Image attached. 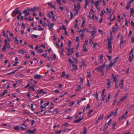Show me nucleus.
I'll return each mask as SVG.
<instances>
[{"label":"nucleus","instance_id":"5fc2aeb1","mask_svg":"<svg viewBox=\"0 0 134 134\" xmlns=\"http://www.w3.org/2000/svg\"><path fill=\"white\" fill-rule=\"evenodd\" d=\"M79 78L80 79V82L81 83H82L83 82V79L81 77H80Z\"/></svg>","mask_w":134,"mask_h":134},{"label":"nucleus","instance_id":"6e6552de","mask_svg":"<svg viewBox=\"0 0 134 134\" xmlns=\"http://www.w3.org/2000/svg\"><path fill=\"white\" fill-rule=\"evenodd\" d=\"M86 44H83L82 46L83 48L82 49V50L83 51H86V52H87L88 49H87L86 48V46L87 45Z\"/></svg>","mask_w":134,"mask_h":134},{"label":"nucleus","instance_id":"13d9d810","mask_svg":"<svg viewBox=\"0 0 134 134\" xmlns=\"http://www.w3.org/2000/svg\"><path fill=\"white\" fill-rule=\"evenodd\" d=\"M40 107L41 109H42L44 108V109L45 110L46 109L45 106H43V105H42L40 106Z\"/></svg>","mask_w":134,"mask_h":134},{"label":"nucleus","instance_id":"49530a36","mask_svg":"<svg viewBox=\"0 0 134 134\" xmlns=\"http://www.w3.org/2000/svg\"><path fill=\"white\" fill-rule=\"evenodd\" d=\"M70 130L66 128L63 130V132H66Z\"/></svg>","mask_w":134,"mask_h":134},{"label":"nucleus","instance_id":"b1692460","mask_svg":"<svg viewBox=\"0 0 134 134\" xmlns=\"http://www.w3.org/2000/svg\"><path fill=\"white\" fill-rule=\"evenodd\" d=\"M124 38H123V36H122L120 39V44L121 45V44H122Z\"/></svg>","mask_w":134,"mask_h":134},{"label":"nucleus","instance_id":"3c124183","mask_svg":"<svg viewBox=\"0 0 134 134\" xmlns=\"http://www.w3.org/2000/svg\"><path fill=\"white\" fill-rule=\"evenodd\" d=\"M108 44H111V39H108Z\"/></svg>","mask_w":134,"mask_h":134},{"label":"nucleus","instance_id":"f3484780","mask_svg":"<svg viewBox=\"0 0 134 134\" xmlns=\"http://www.w3.org/2000/svg\"><path fill=\"white\" fill-rule=\"evenodd\" d=\"M85 31H86L87 32H88L89 31L87 28H85V29H83V30H82V31L80 30V31H79V32H81L82 31V32H83L85 33Z\"/></svg>","mask_w":134,"mask_h":134},{"label":"nucleus","instance_id":"c756f323","mask_svg":"<svg viewBox=\"0 0 134 134\" xmlns=\"http://www.w3.org/2000/svg\"><path fill=\"white\" fill-rule=\"evenodd\" d=\"M43 52V51L42 49H40L39 50H38L37 51V53H39L40 54L42 53Z\"/></svg>","mask_w":134,"mask_h":134},{"label":"nucleus","instance_id":"4c0bfd02","mask_svg":"<svg viewBox=\"0 0 134 134\" xmlns=\"http://www.w3.org/2000/svg\"><path fill=\"white\" fill-rule=\"evenodd\" d=\"M24 127H20V128L23 130H24L26 129V125H24V126H23Z\"/></svg>","mask_w":134,"mask_h":134},{"label":"nucleus","instance_id":"dca6fc26","mask_svg":"<svg viewBox=\"0 0 134 134\" xmlns=\"http://www.w3.org/2000/svg\"><path fill=\"white\" fill-rule=\"evenodd\" d=\"M18 52L23 54L24 53H26V51L22 49L19 51Z\"/></svg>","mask_w":134,"mask_h":134},{"label":"nucleus","instance_id":"9d476101","mask_svg":"<svg viewBox=\"0 0 134 134\" xmlns=\"http://www.w3.org/2000/svg\"><path fill=\"white\" fill-rule=\"evenodd\" d=\"M12 15L13 17L15 16L17 14V8H16L15 10L13 11L12 13Z\"/></svg>","mask_w":134,"mask_h":134},{"label":"nucleus","instance_id":"1a4fd4ad","mask_svg":"<svg viewBox=\"0 0 134 134\" xmlns=\"http://www.w3.org/2000/svg\"><path fill=\"white\" fill-rule=\"evenodd\" d=\"M83 130L81 134H87V129L85 127H84L83 128Z\"/></svg>","mask_w":134,"mask_h":134},{"label":"nucleus","instance_id":"72a5a7b5","mask_svg":"<svg viewBox=\"0 0 134 134\" xmlns=\"http://www.w3.org/2000/svg\"><path fill=\"white\" fill-rule=\"evenodd\" d=\"M120 92V90L119 89L118 90V91H117V92L116 93V95L114 97L115 98H116L117 97V96L119 94V93Z\"/></svg>","mask_w":134,"mask_h":134},{"label":"nucleus","instance_id":"bf43d9fd","mask_svg":"<svg viewBox=\"0 0 134 134\" xmlns=\"http://www.w3.org/2000/svg\"><path fill=\"white\" fill-rule=\"evenodd\" d=\"M116 124V121L113 122V126L114 127H115Z\"/></svg>","mask_w":134,"mask_h":134},{"label":"nucleus","instance_id":"cd10ccee","mask_svg":"<svg viewBox=\"0 0 134 134\" xmlns=\"http://www.w3.org/2000/svg\"><path fill=\"white\" fill-rule=\"evenodd\" d=\"M51 111H50V110H46L44 112V114L45 115H48V114H47V113H51Z\"/></svg>","mask_w":134,"mask_h":134},{"label":"nucleus","instance_id":"2eb2a0df","mask_svg":"<svg viewBox=\"0 0 134 134\" xmlns=\"http://www.w3.org/2000/svg\"><path fill=\"white\" fill-rule=\"evenodd\" d=\"M104 116V114H103L102 115H100L99 117L98 118V119L97 122H98L100 121V120L102 119L103 118V116Z\"/></svg>","mask_w":134,"mask_h":134},{"label":"nucleus","instance_id":"052dcab7","mask_svg":"<svg viewBox=\"0 0 134 134\" xmlns=\"http://www.w3.org/2000/svg\"><path fill=\"white\" fill-rule=\"evenodd\" d=\"M52 19L54 21H56V19L55 18L54 15H52Z\"/></svg>","mask_w":134,"mask_h":134},{"label":"nucleus","instance_id":"4d7b16f0","mask_svg":"<svg viewBox=\"0 0 134 134\" xmlns=\"http://www.w3.org/2000/svg\"><path fill=\"white\" fill-rule=\"evenodd\" d=\"M108 46L109 49H112V46L111 45V44H108Z\"/></svg>","mask_w":134,"mask_h":134},{"label":"nucleus","instance_id":"69168bd1","mask_svg":"<svg viewBox=\"0 0 134 134\" xmlns=\"http://www.w3.org/2000/svg\"><path fill=\"white\" fill-rule=\"evenodd\" d=\"M32 36L33 37H34L35 38H37V37L38 36V35H34V34L32 35Z\"/></svg>","mask_w":134,"mask_h":134},{"label":"nucleus","instance_id":"9b49d317","mask_svg":"<svg viewBox=\"0 0 134 134\" xmlns=\"http://www.w3.org/2000/svg\"><path fill=\"white\" fill-rule=\"evenodd\" d=\"M19 8H17V14H19L18 16H17V19H19L20 17L21 16V12L18 10V9Z\"/></svg>","mask_w":134,"mask_h":134},{"label":"nucleus","instance_id":"f257e3e1","mask_svg":"<svg viewBox=\"0 0 134 134\" xmlns=\"http://www.w3.org/2000/svg\"><path fill=\"white\" fill-rule=\"evenodd\" d=\"M105 66V63L104 62L102 65L99 66L95 69V70H97L98 72H103Z\"/></svg>","mask_w":134,"mask_h":134},{"label":"nucleus","instance_id":"a19ab883","mask_svg":"<svg viewBox=\"0 0 134 134\" xmlns=\"http://www.w3.org/2000/svg\"><path fill=\"white\" fill-rule=\"evenodd\" d=\"M47 53H46L44 54H42L41 55L44 57H46L47 56Z\"/></svg>","mask_w":134,"mask_h":134},{"label":"nucleus","instance_id":"39448f33","mask_svg":"<svg viewBox=\"0 0 134 134\" xmlns=\"http://www.w3.org/2000/svg\"><path fill=\"white\" fill-rule=\"evenodd\" d=\"M85 2L84 5V8L86 9L87 8V6L88 5V4L90 3L91 1L90 0H85Z\"/></svg>","mask_w":134,"mask_h":134},{"label":"nucleus","instance_id":"09e8293b","mask_svg":"<svg viewBox=\"0 0 134 134\" xmlns=\"http://www.w3.org/2000/svg\"><path fill=\"white\" fill-rule=\"evenodd\" d=\"M102 96V100L103 101H104V100L106 96L105 95Z\"/></svg>","mask_w":134,"mask_h":134},{"label":"nucleus","instance_id":"4468645a","mask_svg":"<svg viewBox=\"0 0 134 134\" xmlns=\"http://www.w3.org/2000/svg\"><path fill=\"white\" fill-rule=\"evenodd\" d=\"M124 85L123 80L121 79L120 82L119 83V85L121 89H123L122 86Z\"/></svg>","mask_w":134,"mask_h":134},{"label":"nucleus","instance_id":"e433bc0d","mask_svg":"<svg viewBox=\"0 0 134 134\" xmlns=\"http://www.w3.org/2000/svg\"><path fill=\"white\" fill-rule=\"evenodd\" d=\"M112 116V114L111 113L110 114L108 115L107 117H106L105 118V119H108L109 118H110V117Z\"/></svg>","mask_w":134,"mask_h":134},{"label":"nucleus","instance_id":"680f3d73","mask_svg":"<svg viewBox=\"0 0 134 134\" xmlns=\"http://www.w3.org/2000/svg\"><path fill=\"white\" fill-rule=\"evenodd\" d=\"M74 8L73 9V10L74 11H76V4H74Z\"/></svg>","mask_w":134,"mask_h":134},{"label":"nucleus","instance_id":"f03ea898","mask_svg":"<svg viewBox=\"0 0 134 134\" xmlns=\"http://www.w3.org/2000/svg\"><path fill=\"white\" fill-rule=\"evenodd\" d=\"M71 51L70 49V47L69 46L68 48V53L67 54L69 56L73 53V48H71Z\"/></svg>","mask_w":134,"mask_h":134},{"label":"nucleus","instance_id":"774afa93","mask_svg":"<svg viewBox=\"0 0 134 134\" xmlns=\"http://www.w3.org/2000/svg\"><path fill=\"white\" fill-rule=\"evenodd\" d=\"M131 25L133 26V27L134 29V23L132 21H131Z\"/></svg>","mask_w":134,"mask_h":134},{"label":"nucleus","instance_id":"bb28decb","mask_svg":"<svg viewBox=\"0 0 134 134\" xmlns=\"http://www.w3.org/2000/svg\"><path fill=\"white\" fill-rule=\"evenodd\" d=\"M72 66L73 67L74 69L77 70L78 69L77 66L75 65L74 64L72 65Z\"/></svg>","mask_w":134,"mask_h":134},{"label":"nucleus","instance_id":"20e7f679","mask_svg":"<svg viewBox=\"0 0 134 134\" xmlns=\"http://www.w3.org/2000/svg\"><path fill=\"white\" fill-rule=\"evenodd\" d=\"M2 32L3 33V36L5 38H7L8 36V33L9 32V30H7L6 31V32L5 33V31L3 30V31Z\"/></svg>","mask_w":134,"mask_h":134},{"label":"nucleus","instance_id":"c85d7f7f","mask_svg":"<svg viewBox=\"0 0 134 134\" xmlns=\"http://www.w3.org/2000/svg\"><path fill=\"white\" fill-rule=\"evenodd\" d=\"M34 19V18H33L32 19H31L30 18H26V17H25V18L24 19L25 20H27L29 21H31L32 20H33Z\"/></svg>","mask_w":134,"mask_h":134},{"label":"nucleus","instance_id":"8fccbe9b","mask_svg":"<svg viewBox=\"0 0 134 134\" xmlns=\"http://www.w3.org/2000/svg\"><path fill=\"white\" fill-rule=\"evenodd\" d=\"M57 2V3L59 5H61V1L60 0H56Z\"/></svg>","mask_w":134,"mask_h":134},{"label":"nucleus","instance_id":"473e14b6","mask_svg":"<svg viewBox=\"0 0 134 134\" xmlns=\"http://www.w3.org/2000/svg\"><path fill=\"white\" fill-rule=\"evenodd\" d=\"M81 63L82 64V65L85 66H86L85 62L83 60H82Z\"/></svg>","mask_w":134,"mask_h":134},{"label":"nucleus","instance_id":"a18cd8bd","mask_svg":"<svg viewBox=\"0 0 134 134\" xmlns=\"http://www.w3.org/2000/svg\"><path fill=\"white\" fill-rule=\"evenodd\" d=\"M88 74L87 75V77L88 78H89L91 76V73L90 72H87Z\"/></svg>","mask_w":134,"mask_h":134},{"label":"nucleus","instance_id":"79ce46f5","mask_svg":"<svg viewBox=\"0 0 134 134\" xmlns=\"http://www.w3.org/2000/svg\"><path fill=\"white\" fill-rule=\"evenodd\" d=\"M111 114H112V115H113L114 116H115L117 114V113H116L115 111V112H111Z\"/></svg>","mask_w":134,"mask_h":134},{"label":"nucleus","instance_id":"412c9836","mask_svg":"<svg viewBox=\"0 0 134 134\" xmlns=\"http://www.w3.org/2000/svg\"><path fill=\"white\" fill-rule=\"evenodd\" d=\"M115 64L113 63V62H112L111 61L108 65L110 67H111Z\"/></svg>","mask_w":134,"mask_h":134},{"label":"nucleus","instance_id":"58836bf2","mask_svg":"<svg viewBox=\"0 0 134 134\" xmlns=\"http://www.w3.org/2000/svg\"><path fill=\"white\" fill-rule=\"evenodd\" d=\"M17 76L19 77H23L24 76V75L23 74H20L19 73H17Z\"/></svg>","mask_w":134,"mask_h":134},{"label":"nucleus","instance_id":"423d86ee","mask_svg":"<svg viewBox=\"0 0 134 134\" xmlns=\"http://www.w3.org/2000/svg\"><path fill=\"white\" fill-rule=\"evenodd\" d=\"M34 78L35 79H39L41 78L42 77V76L40 74L38 75H35L34 76Z\"/></svg>","mask_w":134,"mask_h":134},{"label":"nucleus","instance_id":"4be33fe9","mask_svg":"<svg viewBox=\"0 0 134 134\" xmlns=\"http://www.w3.org/2000/svg\"><path fill=\"white\" fill-rule=\"evenodd\" d=\"M110 67H109V66L108 65H107L106 66V70L107 71H109L110 70Z\"/></svg>","mask_w":134,"mask_h":134},{"label":"nucleus","instance_id":"de8ad7c7","mask_svg":"<svg viewBox=\"0 0 134 134\" xmlns=\"http://www.w3.org/2000/svg\"><path fill=\"white\" fill-rule=\"evenodd\" d=\"M35 8H31V11L33 12H35Z\"/></svg>","mask_w":134,"mask_h":134},{"label":"nucleus","instance_id":"338daca9","mask_svg":"<svg viewBox=\"0 0 134 134\" xmlns=\"http://www.w3.org/2000/svg\"><path fill=\"white\" fill-rule=\"evenodd\" d=\"M47 16L49 18L51 19V16L49 13H47Z\"/></svg>","mask_w":134,"mask_h":134},{"label":"nucleus","instance_id":"7c9ffc66","mask_svg":"<svg viewBox=\"0 0 134 134\" xmlns=\"http://www.w3.org/2000/svg\"><path fill=\"white\" fill-rule=\"evenodd\" d=\"M83 32H82V33L81 34V40H83V38L85 36L84 34L83 33Z\"/></svg>","mask_w":134,"mask_h":134},{"label":"nucleus","instance_id":"603ef678","mask_svg":"<svg viewBox=\"0 0 134 134\" xmlns=\"http://www.w3.org/2000/svg\"><path fill=\"white\" fill-rule=\"evenodd\" d=\"M85 21H83V22L81 25V26L82 27H84V25L85 24Z\"/></svg>","mask_w":134,"mask_h":134},{"label":"nucleus","instance_id":"ea45409f","mask_svg":"<svg viewBox=\"0 0 134 134\" xmlns=\"http://www.w3.org/2000/svg\"><path fill=\"white\" fill-rule=\"evenodd\" d=\"M62 27H62L61 29H62V30H66V28L65 27L64 25H63L62 26Z\"/></svg>","mask_w":134,"mask_h":134},{"label":"nucleus","instance_id":"f8f14e48","mask_svg":"<svg viewBox=\"0 0 134 134\" xmlns=\"http://www.w3.org/2000/svg\"><path fill=\"white\" fill-rule=\"evenodd\" d=\"M83 118L82 117L81 118H79V119L77 120H75L74 121V123H77L79 122H80L81 120H83Z\"/></svg>","mask_w":134,"mask_h":134},{"label":"nucleus","instance_id":"37998d69","mask_svg":"<svg viewBox=\"0 0 134 134\" xmlns=\"http://www.w3.org/2000/svg\"><path fill=\"white\" fill-rule=\"evenodd\" d=\"M116 29L114 27H112V31L113 32H116Z\"/></svg>","mask_w":134,"mask_h":134},{"label":"nucleus","instance_id":"f704fd0d","mask_svg":"<svg viewBox=\"0 0 134 134\" xmlns=\"http://www.w3.org/2000/svg\"><path fill=\"white\" fill-rule=\"evenodd\" d=\"M107 87L108 88H109L110 87L111 83L107 82Z\"/></svg>","mask_w":134,"mask_h":134},{"label":"nucleus","instance_id":"5701e85b","mask_svg":"<svg viewBox=\"0 0 134 134\" xmlns=\"http://www.w3.org/2000/svg\"><path fill=\"white\" fill-rule=\"evenodd\" d=\"M77 8L76 9H78V10H79L80 8V4L78 2L77 3Z\"/></svg>","mask_w":134,"mask_h":134},{"label":"nucleus","instance_id":"2f4dec72","mask_svg":"<svg viewBox=\"0 0 134 134\" xmlns=\"http://www.w3.org/2000/svg\"><path fill=\"white\" fill-rule=\"evenodd\" d=\"M7 45V44H5V45H4L3 46V47L2 48V50L3 51H5V50L7 48V47H6V46Z\"/></svg>","mask_w":134,"mask_h":134},{"label":"nucleus","instance_id":"393cba45","mask_svg":"<svg viewBox=\"0 0 134 134\" xmlns=\"http://www.w3.org/2000/svg\"><path fill=\"white\" fill-rule=\"evenodd\" d=\"M131 7V4H130L128 3L127 5V6L126 7V8L127 9H129L130 7Z\"/></svg>","mask_w":134,"mask_h":134},{"label":"nucleus","instance_id":"6ab92c4d","mask_svg":"<svg viewBox=\"0 0 134 134\" xmlns=\"http://www.w3.org/2000/svg\"><path fill=\"white\" fill-rule=\"evenodd\" d=\"M40 23L41 24H42L43 26L46 25L44 21H43L41 20H40Z\"/></svg>","mask_w":134,"mask_h":134},{"label":"nucleus","instance_id":"aec40b11","mask_svg":"<svg viewBox=\"0 0 134 134\" xmlns=\"http://www.w3.org/2000/svg\"><path fill=\"white\" fill-rule=\"evenodd\" d=\"M99 3V1H98V0L96 2L94 3L95 4V5L96 7L97 8V7H98Z\"/></svg>","mask_w":134,"mask_h":134},{"label":"nucleus","instance_id":"6e6d98bb","mask_svg":"<svg viewBox=\"0 0 134 134\" xmlns=\"http://www.w3.org/2000/svg\"><path fill=\"white\" fill-rule=\"evenodd\" d=\"M105 89H104L103 91H102V93L101 94V96H104V92L105 91Z\"/></svg>","mask_w":134,"mask_h":134},{"label":"nucleus","instance_id":"c03bdc74","mask_svg":"<svg viewBox=\"0 0 134 134\" xmlns=\"http://www.w3.org/2000/svg\"><path fill=\"white\" fill-rule=\"evenodd\" d=\"M113 79H114V82H116L117 81V79L116 78V76H114V77H113Z\"/></svg>","mask_w":134,"mask_h":134},{"label":"nucleus","instance_id":"ddd939ff","mask_svg":"<svg viewBox=\"0 0 134 134\" xmlns=\"http://www.w3.org/2000/svg\"><path fill=\"white\" fill-rule=\"evenodd\" d=\"M119 58V57H116L114 58L113 60V63L115 64L116 63L118 60Z\"/></svg>","mask_w":134,"mask_h":134},{"label":"nucleus","instance_id":"a211bd4d","mask_svg":"<svg viewBox=\"0 0 134 134\" xmlns=\"http://www.w3.org/2000/svg\"><path fill=\"white\" fill-rule=\"evenodd\" d=\"M54 25V24L51 23L50 24V25L48 24V27H49V29H52L53 27V26Z\"/></svg>","mask_w":134,"mask_h":134},{"label":"nucleus","instance_id":"0eeeda50","mask_svg":"<svg viewBox=\"0 0 134 134\" xmlns=\"http://www.w3.org/2000/svg\"><path fill=\"white\" fill-rule=\"evenodd\" d=\"M43 89H41L40 90L36 92L37 94H41L42 93L44 94H46L47 92H43Z\"/></svg>","mask_w":134,"mask_h":134},{"label":"nucleus","instance_id":"e2e57ef3","mask_svg":"<svg viewBox=\"0 0 134 134\" xmlns=\"http://www.w3.org/2000/svg\"><path fill=\"white\" fill-rule=\"evenodd\" d=\"M92 43L94 47H95L97 45V44L95 42H92Z\"/></svg>","mask_w":134,"mask_h":134},{"label":"nucleus","instance_id":"864d4df0","mask_svg":"<svg viewBox=\"0 0 134 134\" xmlns=\"http://www.w3.org/2000/svg\"><path fill=\"white\" fill-rule=\"evenodd\" d=\"M69 63H74V62L72 61L70 58H69Z\"/></svg>","mask_w":134,"mask_h":134},{"label":"nucleus","instance_id":"c9c22d12","mask_svg":"<svg viewBox=\"0 0 134 134\" xmlns=\"http://www.w3.org/2000/svg\"><path fill=\"white\" fill-rule=\"evenodd\" d=\"M81 89V86L80 85H79L78 86V88L75 91H76V92H77L79 90H80Z\"/></svg>","mask_w":134,"mask_h":134},{"label":"nucleus","instance_id":"0e129e2a","mask_svg":"<svg viewBox=\"0 0 134 134\" xmlns=\"http://www.w3.org/2000/svg\"><path fill=\"white\" fill-rule=\"evenodd\" d=\"M107 57L108 58V59L110 60L111 59V57L110 56L107 55Z\"/></svg>","mask_w":134,"mask_h":134},{"label":"nucleus","instance_id":"a878e982","mask_svg":"<svg viewBox=\"0 0 134 134\" xmlns=\"http://www.w3.org/2000/svg\"><path fill=\"white\" fill-rule=\"evenodd\" d=\"M127 96V94H126L125 97H123L121 98L120 99V101H122L124 100L126 98Z\"/></svg>","mask_w":134,"mask_h":134},{"label":"nucleus","instance_id":"7ed1b4c3","mask_svg":"<svg viewBox=\"0 0 134 134\" xmlns=\"http://www.w3.org/2000/svg\"><path fill=\"white\" fill-rule=\"evenodd\" d=\"M36 131V130L35 129H34L32 130H28L25 133H28L29 134H33Z\"/></svg>","mask_w":134,"mask_h":134}]
</instances>
